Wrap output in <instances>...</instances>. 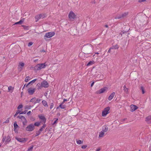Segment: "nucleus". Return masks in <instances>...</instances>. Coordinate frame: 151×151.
<instances>
[{
    "label": "nucleus",
    "instance_id": "11",
    "mask_svg": "<svg viewBox=\"0 0 151 151\" xmlns=\"http://www.w3.org/2000/svg\"><path fill=\"white\" fill-rule=\"evenodd\" d=\"M108 89V88L107 87H105L104 88H102L98 90L97 91V93H104L105 91Z\"/></svg>",
    "mask_w": 151,
    "mask_h": 151
},
{
    "label": "nucleus",
    "instance_id": "28",
    "mask_svg": "<svg viewBox=\"0 0 151 151\" xmlns=\"http://www.w3.org/2000/svg\"><path fill=\"white\" fill-rule=\"evenodd\" d=\"M123 88L124 90V92L126 93H127L128 90V88L126 87V86L125 85L124 86Z\"/></svg>",
    "mask_w": 151,
    "mask_h": 151
},
{
    "label": "nucleus",
    "instance_id": "23",
    "mask_svg": "<svg viewBox=\"0 0 151 151\" xmlns=\"http://www.w3.org/2000/svg\"><path fill=\"white\" fill-rule=\"evenodd\" d=\"M42 103L43 105L45 107H47L48 106L47 102L45 100H43L42 101Z\"/></svg>",
    "mask_w": 151,
    "mask_h": 151
},
{
    "label": "nucleus",
    "instance_id": "32",
    "mask_svg": "<svg viewBox=\"0 0 151 151\" xmlns=\"http://www.w3.org/2000/svg\"><path fill=\"white\" fill-rule=\"evenodd\" d=\"M76 142L78 144L80 145L83 143V141H81L80 140H77Z\"/></svg>",
    "mask_w": 151,
    "mask_h": 151
},
{
    "label": "nucleus",
    "instance_id": "57",
    "mask_svg": "<svg viewBox=\"0 0 151 151\" xmlns=\"http://www.w3.org/2000/svg\"><path fill=\"white\" fill-rule=\"evenodd\" d=\"M94 82H92L91 83V87H92L93 86V85L94 84Z\"/></svg>",
    "mask_w": 151,
    "mask_h": 151
},
{
    "label": "nucleus",
    "instance_id": "61",
    "mask_svg": "<svg viewBox=\"0 0 151 151\" xmlns=\"http://www.w3.org/2000/svg\"><path fill=\"white\" fill-rule=\"evenodd\" d=\"M149 151H151V145L149 147Z\"/></svg>",
    "mask_w": 151,
    "mask_h": 151
},
{
    "label": "nucleus",
    "instance_id": "18",
    "mask_svg": "<svg viewBox=\"0 0 151 151\" xmlns=\"http://www.w3.org/2000/svg\"><path fill=\"white\" fill-rule=\"evenodd\" d=\"M24 19L23 18L22 19H21L19 22L15 23L14 25L17 24H22V23L24 22Z\"/></svg>",
    "mask_w": 151,
    "mask_h": 151
},
{
    "label": "nucleus",
    "instance_id": "27",
    "mask_svg": "<svg viewBox=\"0 0 151 151\" xmlns=\"http://www.w3.org/2000/svg\"><path fill=\"white\" fill-rule=\"evenodd\" d=\"M94 63V62L93 61H90L87 64V66H89L93 65Z\"/></svg>",
    "mask_w": 151,
    "mask_h": 151
},
{
    "label": "nucleus",
    "instance_id": "4",
    "mask_svg": "<svg viewBox=\"0 0 151 151\" xmlns=\"http://www.w3.org/2000/svg\"><path fill=\"white\" fill-rule=\"evenodd\" d=\"M55 35V33L54 32H52L46 33L44 36V38L45 39H46L45 37L46 38H50L54 36Z\"/></svg>",
    "mask_w": 151,
    "mask_h": 151
},
{
    "label": "nucleus",
    "instance_id": "29",
    "mask_svg": "<svg viewBox=\"0 0 151 151\" xmlns=\"http://www.w3.org/2000/svg\"><path fill=\"white\" fill-rule=\"evenodd\" d=\"M22 27H23V28L25 30H28L29 29L28 26H27L25 25H22Z\"/></svg>",
    "mask_w": 151,
    "mask_h": 151
},
{
    "label": "nucleus",
    "instance_id": "39",
    "mask_svg": "<svg viewBox=\"0 0 151 151\" xmlns=\"http://www.w3.org/2000/svg\"><path fill=\"white\" fill-rule=\"evenodd\" d=\"M33 147L34 146L33 145H32L30 147H29L27 151L32 150Z\"/></svg>",
    "mask_w": 151,
    "mask_h": 151
},
{
    "label": "nucleus",
    "instance_id": "5",
    "mask_svg": "<svg viewBox=\"0 0 151 151\" xmlns=\"http://www.w3.org/2000/svg\"><path fill=\"white\" fill-rule=\"evenodd\" d=\"M35 128V127L33 124H30L28 125L25 128L27 131L31 132Z\"/></svg>",
    "mask_w": 151,
    "mask_h": 151
},
{
    "label": "nucleus",
    "instance_id": "40",
    "mask_svg": "<svg viewBox=\"0 0 151 151\" xmlns=\"http://www.w3.org/2000/svg\"><path fill=\"white\" fill-rule=\"evenodd\" d=\"M40 133H41L39 131H37L36 132V133L35 136V137L38 136L40 134Z\"/></svg>",
    "mask_w": 151,
    "mask_h": 151
},
{
    "label": "nucleus",
    "instance_id": "37",
    "mask_svg": "<svg viewBox=\"0 0 151 151\" xmlns=\"http://www.w3.org/2000/svg\"><path fill=\"white\" fill-rule=\"evenodd\" d=\"M36 100V98L35 97H34L30 100V101L34 103V102H35Z\"/></svg>",
    "mask_w": 151,
    "mask_h": 151
},
{
    "label": "nucleus",
    "instance_id": "62",
    "mask_svg": "<svg viewBox=\"0 0 151 151\" xmlns=\"http://www.w3.org/2000/svg\"><path fill=\"white\" fill-rule=\"evenodd\" d=\"M104 27H106V28L109 27L108 25H107V24L105 25V26H104Z\"/></svg>",
    "mask_w": 151,
    "mask_h": 151
},
{
    "label": "nucleus",
    "instance_id": "42",
    "mask_svg": "<svg viewBox=\"0 0 151 151\" xmlns=\"http://www.w3.org/2000/svg\"><path fill=\"white\" fill-rule=\"evenodd\" d=\"M23 107V105L22 104H20L17 107V109H20Z\"/></svg>",
    "mask_w": 151,
    "mask_h": 151
},
{
    "label": "nucleus",
    "instance_id": "43",
    "mask_svg": "<svg viewBox=\"0 0 151 151\" xmlns=\"http://www.w3.org/2000/svg\"><path fill=\"white\" fill-rule=\"evenodd\" d=\"M27 111V110H25L24 111H22L20 113V114H25L26 113Z\"/></svg>",
    "mask_w": 151,
    "mask_h": 151
},
{
    "label": "nucleus",
    "instance_id": "44",
    "mask_svg": "<svg viewBox=\"0 0 151 151\" xmlns=\"http://www.w3.org/2000/svg\"><path fill=\"white\" fill-rule=\"evenodd\" d=\"M19 64L20 66L22 67H23L24 65V64L22 62H20Z\"/></svg>",
    "mask_w": 151,
    "mask_h": 151
},
{
    "label": "nucleus",
    "instance_id": "26",
    "mask_svg": "<svg viewBox=\"0 0 151 151\" xmlns=\"http://www.w3.org/2000/svg\"><path fill=\"white\" fill-rule=\"evenodd\" d=\"M40 122H35L33 125H34V127L35 126L38 127L40 125Z\"/></svg>",
    "mask_w": 151,
    "mask_h": 151
},
{
    "label": "nucleus",
    "instance_id": "48",
    "mask_svg": "<svg viewBox=\"0 0 151 151\" xmlns=\"http://www.w3.org/2000/svg\"><path fill=\"white\" fill-rule=\"evenodd\" d=\"M33 43V42H30L28 43V46H30L32 45Z\"/></svg>",
    "mask_w": 151,
    "mask_h": 151
},
{
    "label": "nucleus",
    "instance_id": "22",
    "mask_svg": "<svg viewBox=\"0 0 151 151\" xmlns=\"http://www.w3.org/2000/svg\"><path fill=\"white\" fill-rule=\"evenodd\" d=\"M103 131L104 132H106L107 131L108 128L106 126H103L102 127Z\"/></svg>",
    "mask_w": 151,
    "mask_h": 151
},
{
    "label": "nucleus",
    "instance_id": "33",
    "mask_svg": "<svg viewBox=\"0 0 151 151\" xmlns=\"http://www.w3.org/2000/svg\"><path fill=\"white\" fill-rule=\"evenodd\" d=\"M29 78V76L26 77L24 81L26 82H28L30 79Z\"/></svg>",
    "mask_w": 151,
    "mask_h": 151
},
{
    "label": "nucleus",
    "instance_id": "38",
    "mask_svg": "<svg viewBox=\"0 0 151 151\" xmlns=\"http://www.w3.org/2000/svg\"><path fill=\"white\" fill-rule=\"evenodd\" d=\"M27 123V120H26L25 121H23L22 122V123H23V127H25V126L26 125V124Z\"/></svg>",
    "mask_w": 151,
    "mask_h": 151
},
{
    "label": "nucleus",
    "instance_id": "16",
    "mask_svg": "<svg viewBox=\"0 0 151 151\" xmlns=\"http://www.w3.org/2000/svg\"><path fill=\"white\" fill-rule=\"evenodd\" d=\"M17 118L21 119L22 121H25L27 120L23 116L19 115L17 116Z\"/></svg>",
    "mask_w": 151,
    "mask_h": 151
},
{
    "label": "nucleus",
    "instance_id": "34",
    "mask_svg": "<svg viewBox=\"0 0 151 151\" xmlns=\"http://www.w3.org/2000/svg\"><path fill=\"white\" fill-rule=\"evenodd\" d=\"M122 18V17L121 16V14L118 15L117 16H116L115 18V19H119Z\"/></svg>",
    "mask_w": 151,
    "mask_h": 151
},
{
    "label": "nucleus",
    "instance_id": "13",
    "mask_svg": "<svg viewBox=\"0 0 151 151\" xmlns=\"http://www.w3.org/2000/svg\"><path fill=\"white\" fill-rule=\"evenodd\" d=\"M41 83L43 87L47 88L49 86L48 83L46 81H43Z\"/></svg>",
    "mask_w": 151,
    "mask_h": 151
},
{
    "label": "nucleus",
    "instance_id": "21",
    "mask_svg": "<svg viewBox=\"0 0 151 151\" xmlns=\"http://www.w3.org/2000/svg\"><path fill=\"white\" fill-rule=\"evenodd\" d=\"M146 121L149 123H151V116H149L146 118Z\"/></svg>",
    "mask_w": 151,
    "mask_h": 151
},
{
    "label": "nucleus",
    "instance_id": "55",
    "mask_svg": "<svg viewBox=\"0 0 151 151\" xmlns=\"http://www.w3.org/2000/svg\"><path fill=\"white\" fill-rule=\"evenodd\" d=\"M43 130V129L41 128L39 130V131L41 133V132Z\"/></svg>",
    "mask_w": 151,
    "mask_h": 151
},
{
    "label": "nucleus",
    "instance_id": "19",
    "mask_svg": "<svg viewBox=\"0 0 151 151\" xmlns=\"http://www.w3.org/2000/svg\"><path fill=\"white\" fill-rule=\"evenodd\" d=\"M111 47L112 49L117 50L119 48V46L117 44H116L115 45H113Z\"/></svg>",
    "mask_w": 151,
    "mask_h": 151
},
{
    "label": "nucleus",
    "instance_id": "2",
    "mask_svg": "<svg viewBox=\"0 0 151 151\" xmlns=\"http://www.w3.org/2000/svg\"><path fill=\"white\" fill-rule=\"evenodd\" d=\"M46 17V14L44 13H42L39 14H38L35 17V19L36 21H38L40 19H43L45 18Z\"/></svg>",
    "mask_w": 151,
    "mask_h": 151
},
{
    "label": "nucleus",
    "instance_id": "8",
    "mask_svg": "<svg viewBox=\"0 0 151 151\" xmlns=\"http://www.w3.org/2000/svg\"><path fill=\"white\" fill-rule=\"evenodd\" d=\"M11 140V139L10 136L8 135L7 137H4L2 139V141L3 142L5 141L6 143H8Z\"/></svg>",
    "mask_w": 151,
    "mask_h": 151
},
{
    "label": "nucleus",
    "instance_id": "54",
    "mask_svg": "<svg viewBox=\"0 0 151 151\" xmlns=\"http://www.w3.org/2000/svg\"><path fill=\"white\" fill-rule=\"evenodd\" d=\"M146 0H139V2H144V1H145Z\"/></svg>",
    "mask_w": 151,
    "mask_h": 151
},
{
    "label": "nucleus",
    "instance_id": "14",
    "mask_svg": "<svg viewBox=\"0 0 151 151\" xmlns=\"http://www.w3.org/2000/svg\"><path fill=\"white\" fill-rule=\"evenodd\" d=\"M14 130L15 132H17L18 130L17 129L19 127V126L18 125L17 122H15L14 124Z\"/></svg>",
    "mask_w": 151,
    "mask_h": 151
},
{
    "label": "nucleus",
    "instance_id": "41",
    "mask_svg": "<svg viewBox=\"0 0 151 151\" xmlns=\"http://www.w3.org/2000/svg\"><path fill=\"white\" fill-rule=\"evenodd\" d=\"M141 89L142 91V94H144L145 93V91H144V88L143 86H141Z\"/></svg>",
    "mask_w": 151,
    "mask_h": 151
},
{
    "label": "nucleus",
    "instance_id": "24",
    "mask_svg": "<svg viewBox=\"0 0 151 151\" xmlns=\"http://www.w3.org/2000/svg\"><path fill=\"white\" fill-rule=\"evenodd\" d=\"M104 133L102 131H101L99 132V137H103L104 135Z\"/></svg>",
    "mask_w": 151,
    "mask_h": 151
},
{
    "label": "nucleus",
    "instance_id": "1",
    "mask_svg": "<svg viewBox=\"0 0 151 151\" xmlns=\"http://www.w3.org/2000/svg\"><path fill=\"white\" fill-rule=\"evenodd\" d=\"M83 50L84 54H91L93 52L92 46L91 44L84 45L83 47Z\"/></svg>",
    "mask_w": 151,
    "mask_h": 151
},
{
    "label": "nucleus",
    "instance_id": "25",
    "mask_svg": "<svg viewBox=\"0 0 151 151\" xmlns=\"http://www.w3.org/2000/svg\"><path fill=\"white\" fill-rule=\"evenodd\" d=\"M37 86L38 87V89H41L43 87L42 84V83L41 84L38 83L37 85Z\"/></svg>",
    "mask_w": 151,
    "mask_h": 151
},
{
    "label": "nucleus",
    "instance_id": "52",
    "mask_svg": "<svg viewBox=\"0 0 151 151\" xmlns=\"http://www.w3.org/2000/svg\"><path fill=\"white\" fill-rule=\"evenodd\" d=\"M16 113L17 114H20V113H21V112H20V111L19 110H17V111H16Z\"/></svg>",
    "mask_w": 151,
    "mask_h": 151
},
{
    "label": "nucleus",
    "instance_id": "53",
    "mask_svg": "<svg viewBox=\"0 0 151 151\" xmlns=\"http://www.w3.org/2000/svg\"><path fill=\"white\" fill-rule=\"evenodd\" d=\"M91 3L93 4H95L96 3V1L95 0H92Z\"/></svg>",
    "mask_w": 151,
    "mask_h": 151
},
{
    "label": "nucleus",
    "instance_id": "60",
    "mask_svg": "<svg viewBox=\"0 0 151 151\" xmlns=\"http://www.w3.org/2000/svg\"><path fill=\"white\" fill-rule=\"evenodd\" d=\"M101 149L100 148H98V149H97L96 151H99Z\"/></svg>",
    "mask_w": 151,
    "mask_h": 151
},
{
    "label": "nucleus",
    "instance_id": "12",
    "mask_svg": "<svg viewBox=\"0 0 151 151\" xmlns=\"http://www.w3.org/2000/svg\"><path fill=\"white\" fill-rule=\"evenodd\" d=\"M131 110V112H133L136 110L138 108L136 105H131L130 106Z\"/></svg>",
    "mask_w": 151,
    "mask_h": 151
},
{
    "label": "nucleus",
    "instance_id": "6",
    "mask_svg": "<svg viewBox=\"0 0 151 151\" xmlns=\"http://www.w3.org/2000/svg\"><path fill=\"white\" fill-rule=\"evenodd\" d=\"M110 110V107L109 106L107 107L104 109L102 111V115L103 116H105L109 113V111Z\"/></svg>",
    "mask_w": 151,
    "mask_h": 151
},
{
    "label": "nucleus",
    "instance_id": "64",
    "mask_svg": "<svg viewBox=\"0 0 151 151\" xmlns=\"http://www.w3.org/2000/svg\"><path fill=\"white\" fill-rule=\"evenodd\" d=\"M67 101V99H64L63 100V102H65V101Z\"/></svg>",
    "mask_w": 151,
    "mask_h": 151
},
{
    "label": "nucleus",
    "instance_id": "7",
    "mask_svg": "<svg viewBox=\"0 0 151 151\" xmlns=\"http://www.w3.org/2000/svg\"><path fill=\"white\" fill-rule=\"evenodd\" d=\"M76 15L72 11H70L68 14V17L70 20H72L76 18Z\"/></svg>",
    "mask_w": 151,
    "mask_h": 151
},
{
    "label": "nucleus",
    "instance_id": "30",
    "mask_svg": "<svg viewBox=\"0 0 151 151\" xmlns=\"http://www.w3.org/2000/svg\"><path fill=\"white\" fill-rule=\"evenodd\" d=\"M128 14V12H125L123 14H121V16L122 17V18H123L127 15Z\"/></svg>",
    "mask_w": 151,
    "mask_h": 151
},
{
    "label": "nucleus",
    "instance_id": "45",
    "mask_svg": "<svg viewBox=\"0 0 151 151\" xmlns=\"http://www.w3.org/2000/svg\"><path fill=\"white\" fill-rule=\"evenodd\" d=\"M58 119H56L55 120V121H54L53 123H52V125H55V124H56L57 122V121L58 120Z\"/></svg>",
    "mask_w": 151,
    "mask_h": 151
},
{
    "label": "nucleus",
    "instance_id": "36",
    "mask_svg": "<svg viewBox=\"0 0 151 151\" xmlns=\"http://www.w3.org/2000/svg\"><path fill=\"white\" fill-rule=\"evenodd\" d=\"M32 106H31V105H27L26 106H25V109H30L32 107Z\"/></svg>",
    "mask_w": 151,
    "mask_h": 151
},
{
    "label": "nucleus",
    "instance_id": "49",
    "mask_svg": "<svg viewBox=\"0 0 151 151\" xmlns=\"http://www.w3.org/2000/svg\"><path fill=\"white\" fill-rule=\"evenodd\" d=\"M54 104L53 103H51L50 104V109H52L53 107Z\"/></svg>",
    "mask_w": 151,
    "mask_h": 151
},
{
    "label": "nucleus",
    "instance_id": "58",
    "mask_svg": "<svg viewBox=\"0 0 151 151\" xmlns=\"http://www.w3.org/2000/svg\"><path fill=\"white\" fill-rule=\"evenodd\" d=\"M150 45V44L149 43H146V46H148V45Z\"/></svg>",
    "mask_w": 151,
    "mask_h": 151
},
{
    "label": "nucleus",
    "instance_id": "50",
    "mask_svg": "<svg viewBox=\"0 0 151 151\" xmlns=\"http://www.w3.org/2000/svg\"><path fill=\"white\" fill-rule=\"evenodd\" d=\"M10 118H8L7 120H6V121L5 122L7 123H9V120Z\"/></svg>",
    "mask_w": 151,
    "mask_h": 151
},
{
    "label": "nucleus",
    "instance_id": "51",
    "mask_svg": "<svg viewBox=\"0 0 151 151\" xmlns=\"http://www.w3.org/2000/svg\"><path fill=\"white\" fill-rule=\"evenodd\" d=\"M112 50V49L111 48V47H110L109 50H108V53H111V50Z\"/></svg>",
    "mask_w": 151,
    "mask_h": 151
},
{
    "label": "nucleus",
    "instance_id": "31",
    "mask_svg": "<svg viewBox=\"0 0 151 151\" xmlns=\"http://www.w3.org/2000/svg\"><path fill=\"white\" fill-rule=\"evenodd\" d=\"M37 80V79H35L33 80H32V81L29 82V83H28L29 84H31V85H32V83H34Z\"/></svg>",
    "mask_w": 151,
    "mask_h": 151
},
{
    "label": "nucleus",
    "instance_id": "10",
    "mask_svg": "<svg viewBox=\"0 0 151 151\" xmlns=\"http://www.w3.org/2000/svg\"><path fill=\"white\" fill-rule=\"evenodd\" d=\"M28 93L30 95H32L35 91V88H30L28 89Z\"/></svg>",
    "mask_w": 151,
    "mask_h": 151
},
{
    "label": "nucleus",
    "instance_id": "56",
    "mask_svg": "<svg viewBox=\"0 0 151 151\" xmlns=\"http://www.w3.org/2000/svg\"><path fill=\"white\" fill-rule=\"evenodd\" d=\"M31 111H29L27 113V114L28 115H30V114H31Z\"/></svg>",
    "mask_w": 151,
    "mask_h": 151
},
{
    "label": "nucleus",
    "instance_id": "35",
    "mask_svg": "<svg viewBox=\"0 0 151 151\" xmlns=\"http://www.w3.org/2000/svg\"><path fill=\"white\" fill-rule=\"evenodd\" d=\"M41 100V99H36L35 102H34V104L39 103Z\"/></svg>",
    "mask_w": 151,
    "mask_h": 151
},
{
    "label": "nucleus",
    "instance_id": "59",
    "mask_svg": "<svg viewBox=\"0 0 151 151\" xmlns=\"http://www.w3.org/2000/svg\"><path fill=\"white\" fill-rule=\"evenodd\" d=\"M12 88V87L11 86L8 87V89L9 90H10Z\"/></svg>",
    "mask_w": 151,
    "mask_h": 151
},
{
    "label": "nucleus",
    "instance_id": "47",
    "mask_svg": "<svg viewBox=\"0 0 151 151\" xmlns=\"http://www.w3.org/2000/svg\"><path fill=\"white\" fill-rule=\"evenodd\" d=\"M87 145H83L82 146L81 148L82 149H85L87 147Z\"/></svg>",
    "mask_w": 151,
    "mask_h": 151
},
{
    "label": "nucleus",
    "instance_id": "3",
    "mask_svg": "<svg viewBox=\"0 0 151 151\" xmlns=\"http://www.w3.org/2000/svg\"><path fill=\"white\" fill-rule=\"evenodd\" d=\"M45 63L38 64L35 66L34 69L39 70L45 68Z\"/></svg>",
    "mask_w": 151,
    "mask_h": 151
},
{
    "label": "nucleus",
    "instance_id": "17",
    "mask_svg": "<svg viewBox=\"0 0 151 151\" xmlns=\"http://www.w3.org/2000/svg\"><path fill=\"white\" fill-rule=\"evenodd\" d=\"M115 95V93L113 92L109 96L108 100L109 101H111L114 97Z\"/></svg>",
    "mask_w": 151,
    "mask_h": 151
},
{
    "label": "nucleus",
    "instance_id": "46",
    "mask_svg": "<svg viewBox=\"0 0 151 151\" xmlns=\"http://www.w3.org/2000/svg\"><path fill=\"white\" fill-rule=\"evenodd\" d=\"M46 124H45V123H44L43 124V126L41 127V128L43 129L45 128L46 127Z\"/></svg>",
    "mask_w": 151,
    "mask_h": 151
},
{
    "label": "nucleus",
    "instance_id": "9",
    "mask_svg": "<svg viewBox=\"0 0 151 151\" xmlns=\"http://www.w3.org/2000/svg\"><path fill=\"white\" fill-rule=\"evenodd\" d=\"M15 138L18 141L22 143L25 142L27 139V138H21L17 137H16Z\"/></svg>",
    "mask_w": 151,
    "mask_h": 151
},
{
    "label": "nucleus",
    "instance_id": "20",
    "mask_svg": "<svg viewBox=\"0 0 151 151\" xmlns=\"http://www.w3.org/2000/svg\"><path fill=\"white\" fill-rule=\"evenodd\" d=\"M66 107V106L65 105H63V104H61L57 108V109H59V108L62 109H65Z\"/></svg>",
    "mask_w": 151,
    "mask_h": 151
},
{
    "label": "nucleus",
    "instance_id": "15",
    "mask_svg": "<svg viewBox=\"0 0 151 151\" xmlns=\"http://www.w3.org/2000/svg\"><path fill=\"white\" fill-rule=\"evenodd\" d=\"M38 116L39 118L40 119H41L42 120L43 122H44V123H45L46 122V119L44 116L42 115H39Z\"/></svg>",
    "mask_w": 151,
    "mask_h": 151
},
{
    "label": "nucleus",
    "instance_id": "63",
    "mask_svg": "<svg viewBox=\"0 0 151 151\" xmlns=\"http://www.w3.org/2000/svg\"><path fill=\"white\" fill-rule=\"evenodd\" d=\"M18 114H17L16 113V114H15V115H14V117H16L17 115Z\"/></svg>",
    "mask_w": 151,
    "mask_h": 151
}]
</instances>
